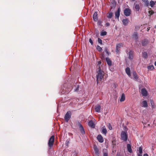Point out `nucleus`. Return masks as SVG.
<instances>
[{
    "instance_id": "obj_1",
    "label": "nucleus",
    "mask_w": 156,
    "mask_h": 156,
    "mask_svg": "<svg viewBox=\"0 0 156 156\" xmlns=\"http://www.w3.org/2000/svg\"><path fill=\"white\" fill-rule=\"evenodd\" d=\"M98 69L97 71L98 75L97 76V81L98 83V81H101L104 76V73L103 71H101L100 66H98Z\"/></svg>"
},
{
    "instance_id": "obj_2",
    "label": "nucleus",
    "mask_w": 156,
    "mask_h": 156,
    "mask_svg": "<svg viewBox=\"0 0 156 156\" xmlns=\"http://www.w3.org/2000/svg\"><path fill=\"white\" fill-rule=\"evenodd\" d=\"M55 137L54 136H52L49 139L48 143L49 148L50 149L53 146L54 141Z\"/></svg>"
},
{
    "instance_id": "obj_3",
    "label": "nucleus",
    "mask_w": 156,
    "mask_h": 156,
    "mask_svg": "<svg viewBox=\"0 0 156 156\" xmlns=\"http://www.w3.org/2000/svg\"><path fill=\"white\" fill-rule=\"evenodd\" d=\"M127 135L126 133L124 131H122L121 133V138L122 140L124 141H126L127 139Z\"/></svg>"
},
{
    "instance_id": "obj_4",
    "label": "nucleus",
    "mask_w": 156,
    "mask_h": 156,
    "mask_svg": "<svg viewBox=\"0 0 156 156\" xmlns=\"http://www.w3.org/2000/svg\"><path fill=\"white\" fill-rule=\"evenodd\" d=\"M71 115V112H67L65 116V120L68 122V120L70 119Z\"/></svg>"
},
{
    "instance_id": "obj_5",
    "label": "nucleus",
    "mask_w": 156,
    "mask_h": 156,
    "mask_svg": "<svg viewBox=\"0 0 156 156\" xmlns=\"http://www.w3.org/2000/svg\"><path fill=\"white\" fill-rule=\"evenodd\" d=\"M124 13L125 16H129L131 14V10L127 8L124 10Z\"/></svg>"
},
{
    "instance_id": "obj_6",
    "label": "nucleus",
    "mask_w": 156,
    "mask_h": 156,
    "mask_svg": "<svg viewBox=\"0 0 156 156\" xmlns=\"http://www.w3.org/2000/svg\"><path fill=\"white\" fill-rule=\"evenodd\" d=\"M94 108L96 112H100L101 106L100 105H98L95 106Z\"/></svg>"
},
{
    "instance_id": "obj_7",
    "label": "nucleus",
    "mask_w": 156,
    "mask_h": 156,
    "mask_svg": "<svg viewBox=\"0 0 156 156\" xmlns=\"http://www.w3.org/2000/svg\"><path fill=\"white\" fill-rule=\"evenodd\" d=\"M141 93L143 96H146L147 95V91L145 88H143L141 89Z\"/></svg>"
},
{
    "instance_id": "obj_8",
    "label": "nucleus",
    "mask_w": 156,
    "mask_h": 156,
    "mask_svg": "<svg viewBox=\"0 0 156 156\" xmlns=\"http://www.w3.org/2000/svg\"><path fill=\"white\" fill-rule=\"evenodd\" d=\"M122 46L123 44L122 43L119 44L117 45L116 51V52L118 53L119 52V51L120 50V48L122 47Z\"/></svg>"
},
{
    "instance_id": "obj_9",
    "label": "nucleus",
    "mask_w": 156,
    "mask_h": 156,
    "mask_svg": "<svg viewBox=\"0 0 156 156\" xmlns=\"http://www.w3.org/2000/svg\"><path fill=\"white\" fill-rule=\"evenodd\" d=\"M79 126L80 128V130L81 133L83 134H84L85 133V131L82 126L81 124H80L79 125Z\"/></svg>"
},
{
    "instance_id": "obj_10",
    "label": "nucleus",
    "mask_w": 156,
    "mask_h": 156,
    "mask_svg": "<svg viewBox=\"0 0 156 156\" xmlns=\"http://www.w3.org/2000/svg\"><path fill=\"white\" fill-rule=\"evenodd\" d=\"M93 18L94 20L95 21H97L98 19V13L97 12H95L93 16Z\"/></svg>"
},
{
    "instance_id": "obj_11",
    "label": "nucleus",
    "mask_w": 156,
    "mask_h": 156,
    "mask_svg": "<svg viewBox=\"0 0 156 156\" xmlns=\"http://www.w3.org/2000/svg\"><path fill=\"white\" fill-rule=\"evenodd\" d=\"M141 105L142 107H144V108H146L147 107L148 105L147 104V102L146 101H144L142 102Z\"/></svg>"
},
{
    "instance_id": "obj_12",
    "label": "nucleus",
    "mask_w": 156,
    "mask_h": 156,
    "mask_svg": "<svg viewBox=\"0 0 156 156\" xmlns=\"http://www.w3.org/2000/svg\"><path fill=\"white\" fill-rule=\"evenodd\" d=\"M97 139L100 142L102 143L103 141V137L101 135H98L97 137Z\"/></svg>"
},
{
    "instance_id": "obj_13",
    "label": "nucleus",
    "mask_w": 156,
    "mask_h": 156,
    "mask_svg": "<svg viewBox=\"0 0 156 156\" xmlns=\"http://www.w3.org/2000/svg\"><path fill=\"white\" fill-rule=\"evenodd\" d=\"M148 43V41L146 39L143 40L142 41L141 43L143 46H145L147 45Z\"/></svg>"
},
{
    "instance_id": "obj_14",
    "label": "nucleus",
    "mask_w": 156,
    "mask_h": 156,
    "mask_svg": "<svg viewBox=\"0 0 156 156\" xmlns=\"http://www.w3.org/2000/svg\"><path fill=\"white\" fill-rule=\"evenodd\" d=\"M120 11V8H119L118 9V10L115 12V17H117L118 18L119 16Z\"/></svg>"
},
{
    "instance_id": "obj_15",
    "label": "nucleus",
    "mask_w": 156,
    "mask_h": 156,
    "mask_svg": "<svg viewBox=\"0 0 156 156\" xmlns=\"http://www.w3.org/2000/svg\"><path fill=\"white\" fill-rule=\"evenodd\" d=\"M126 74L130 77L131 76L130 69L129 67H127L126 69Z\"/></svg>"
},
{
    "instance_id": "obj_16",
    "label": "nucleus",
    "mask_w": 156,
    "mask_h": 156,
    "mask_svg": "<svg viewBox=\"0 0 156 156\" xmlns=\"http://www.w3.org/2000/svg\"><path fill=\"white\" fill-rule=\"evenodd\" d=\"M88 125L91 127L94 128L95 127V124L91 120L90 121L88 122Z\"/></svg>"
},
{
    "instance_id": "obj_17",
    "label": "nucleus",
    "mask_w": 156,
    "mask_h": 156,
    "mask_svg": "<svg viewBox=\"0 0 156 156\" xmlns=\"http://www.w3.org/2000/svg\"><path fill=\"white\" fill-rule=\"evenodd\" d=\"M133 52L132 51H130L129 53V58L130 59H132L133 58Z\"/></svg>"
},
{
    "instance_id": "obj_18",
    "label": "nucleus",
    "mask_w": 156,
    "mask_h": 156,
    "mask_svg": "<svg viewBox=\"0 0 156 156\" xmlns=\"http://www.w3.org/2000/svg\"><path fill=\"white\" fill-rule=\"evenodd\" d=\"M122 22L124 25L126 26L128 24L129 21L127 19H125L122 20Z\"/></svg>"
},
{
    "instance_id": "obj_19",
    "label": "nucleus",
    "mask_w": 156,
    "mask_h": 156,
    "mask_svg": "<svg viewBox=\"0 0 156 156\" xmlns=\"http://www.w3.org/2000/svg\"><path fill=\"white\" fill-rule=\"evenodd\" d=\"M127 147L128 151L130 153H131L132 152V150L131 149V146L129 144H127Z\"/></svg>"
},
{
    "instance_id": "obj_20",
    "label": "nucleus",
    "mask_w": 156,
    "mask_h": 156,
    "mask_svg": "<svg viewBox=\"0 0 156 156\" xmlns=\"http://www.w3.org/2000/svg\"><path fill=\"white\" fill-rule=\"evenodd\" d=\"M134 5L135 6V8L136 11H139L140 9V6L139 5L136 4H134Z\"/></svg>"
},
{
    "instance_id": "obj_21",
    "label": "nucleus",
    "mask_w": 156,
    "mask_h": 156,
    "mask_svg": "<svg viewBox=\"0 0 156 156\" xmlns=\"http://www.w3.org/2000/svg\"><path fill=\"white\" fill-rule=\"evenodd\" d=\"M156 3V2L151 1L150 2V5L151 7H153L155 4Z\"/></svg>"
},
{
    "instance_id": "obj_22",
    "label": "nucleus",
    "mask_w": 156,
    "mask_h": 156,
    "mask_svg": "<svg viewBox=\"0 0 156 156\" xmlns=\"http://www.w3.org/2000/svg\"><path fill=\"white\" fill-rule=\"evenodd\" d=\"M133 38L135 40H137L138 38L137 34L136 33H134L132 35Z\"/></svg>"
},
{
    "instance_id": "obj_23",
    "label": "nucleus",
    "mask_w": 156,
    "mask_h": 156,
    "mask_svg": "<svg viewBox=\"0 0 156 156\" xmlns=\"http://www.w3.org/2000/svg\"><path fill=\"white\" fill-rule=\"evenodd\" d=\"M125 99V95L124 94H122L121 95V98L120 99V101L121 102L124 101Z\"/></svg>"
},
{
    "instance_id": "obj_24",
    "label": "nucleus",
    "mask_w": 156,
    "mask_h": 156,
    "mask_svg": "<svg viewBox=\"0 0 156 156\" xmlns=\"http://www.w3.org/2000/svg\"><path fill=\"white\" fill-rule=\"evenodd\" d=\"M106 60L107 64L109 66H110L112 64V62L111 60L108 58H106Z\"/></svg>"
},
{
    "instance_id": "obj_25",
    "label": "nucleus",
    "mask_w": 156,
    "mask_h": 156,
    "mask_svg": "<svg viewBox=\"0 0 156 156\" xmlns=\"http://www.w3.org/2000/svg\"><path fill=\"white\" fill-rule=\"evenodd\" d=\"M94 150L95 151V154L96 155H98L99 154V151L98 149L97 148L96 146H95L94 147Z\"/></svg>"
},
{
    "instance_id": "obj_26",
    "label": "nucleus",
    "mask_w": 156,
    "mask_h": 156,
    "mask_svg": "<svg viewBox=\"0 0 156 156\" xmlns=\"http://www.w3.org/2000/svg\"><path fill=\"white\" fill-rule=\"evenodd\" d=\"M102 132L103 133L105 134H106V133H107V130L105 126H103L102 127Z\"/></svg>"
},
{
    "instance_id": "obj_27",
    "label": "nucleus",
    "mask_w": 156,
    "mask_h": 156,
    "mask_svg": "<svg viewBox=\"0 0 156 156\" xmlns=\"http://www.w3.org/2000/svg\"><path fill=\"white\" fill-rule=\"evenodd\" d=\"M148 69L151 70H153L154 69V66L153 65H150L148 66Z\"/></svg>"
},
{
    "instance_id": "obj_28",
    "label": "nucleus",
    "mask_w": 156,
    "mask_h": 156,
    "mask_svg": "<svg viewBox=\"0 0 156 156\" xmlns=\"http://www.w3.org/2000/svg\"><path fill=\"white\" fill-rule=\"evenodd\" d=\"M142 55L143 57L145 58H146L147 57V55L146 52H144L142 53Z\"/></svg>"
},
{
    "instance_id": "obj_29",
    "label": "nucleus",
    "mask_w": 156,
    "mask_h": 156,
    "mask_svg": "<svg viewBox=\"0 0 156 156\" xmlns=\"http://www.w3.org/2000/svg\"><path fill=\"white\" fill-rule=\"evenodd\" d=\"M133 75L134 78L135 79H137L138 78V77L137 76L136 74V73L135 72H133Z\"/></svg>"
},
{
    "instance_id": "obj_30",
    "label": "nucleus",
    "mask_w": 156,
    "mask_h": 156,
    "mask_svg": "<svg viewBox=\"0 0 156 156\" xmlns=\"http://www.w3.org/2000/svg\"><path fill=\"white\" fill-rule=\"evenodd\" d=\"M97 49L99 51H102V48L99 45H97L96 47Z\"/></svg>"
},
{
    "instance_id": "obj_31",
    "label": "nucleus",
    "mask_w": 156,
    "mask_h": 156,
    "mask_svg": "<svg viewBox=\"0 0 156 156\" xmlns=\"http://www.w3.org/2000/svg\"><path fill=\"white\" fill-rule=\"evenodd\" d=\"M112 12L109 13L107 16V17L109 18H111L112 16Z\"/></svg>"
},
{
    "instance_id": "obj_32",
    "label": "nucleus",
    "mask_w": 156,
    "mask_h": 156,
    "mask_svg": "<svg viewBox=\"0 0 156 156\" xmlns=\"http://www.w3.org/2000/svg\"><path fill=\"white\" fill-rule=\"evenodd\" d=\"M107 34V32L106 31H102L101 32V36H103L104 35H106Z\"/></svg>"
},
{
    "instance_id": "obj_33",
    "label": "nucleus",
    "mask_w": 156,
    "mask_h": 156,
    "mask_svg": "<svg viewBox=\"0 0 156 156\" xmlns=\"http://www.w3.org/2000/svg\"><path fill=\"white\" fill-rule=\"evenodd\" d=\"M149 14L150 15H152L154 13V12L151 10H150L149 12Z\"/></svg>"
},
{
    "instance_id": "obj_34",
    "label": "nucleus",
    "mask_w": 156,
    "mask_h": 156,
    "mask_svg": "<svg viewBox=\"0 0 156 156\" xmlns=\"http://www.w3.org/2000/svg\"><path fill=\"white\" fill-rule=\"evenodd\" d=\"M139 151L140 154H141L142 152V149L140 147H139Z\"/></svg>"
},
{
    "instance_id": "obj_35",
    "label": "nucleus",
    "mask_w": 156,
    "mask_h": 156,
    "mask_svg": "<svg viewBox=\"0 0 156 156\" xmlns=\"http://www.w3.org/2000/svg\"><path fill=\"white\" fill-rule=\"evenodd\" d=\"M98 42L100 43V44H102V40L101 39H100V38H98Z\"/></svg>"
},
{
    "instance_id": "obj_36",
    "label": "nucleus",
    "mask_w": 156,
    "mask_h": 156,
    "mask_svg": "<svg viewBox=\"0 0 156 156\" xmlns=\"http://www.w3.org/2000/svg\"><path fill=\"white\" fill-rule=\"evenodd\" d=\"M108 128L109 129L111 130L112 129V126L110 124H108Z\"/></svg>"
},
{
    "instance_id": "obj_37",
    "label": "nucleus",
    "mask_w": 156,
    "mask_h": 156,
    "mask_svg": "<svg viewBox=\"0 0 156 156\" xmlns=\"http://www.w3.org/2000/svg\"><path fill=\"white\" fill-rule=\"evenodd\" d=\"M69 144V141L68 140H67L66 141V145L67 146V147L68 146V145Z\"/></svg>"
},
{
    "instance_id": "obj_38",
    "label": "nucleus",
    "mask_w": 156,
    "mask_h": 156,
    "mask_svg": "<svg viewBox=\"0 0 156 156\" xmlns=\"http://www.w3.org/2000/svg\"><path fill=\"white\" fill-rule=\"evenodd\" d=\"M142 0L144 2H147L148 0ZM146 4L147 6H148V5H149V3L148 2L146 3Z\"/></svg>"
},
{
    "instance_id": "obj_39",
    "label": "nucleus",
    "mask_w": 156,
    "mask_h": 156,
    "mask_svg": "<svg viewBox=\"0 0 156 156\" xmlns=\"http://www.w3.org/2000/svg\"><path fill=\"white\" fill-rule=\"evenodd\" d=\"M89 42L91 43V44L92 45L93 44V42L92 41V40L90 38L89 39Z\"/></svg>"
},
{
    "instance_id": "obj_40",
    "label": "nucleus",
    "mask_w": 156,
    "mask_h": 156,
    "mask_svg": "<svg viewBox=\"0 0 156 156\" xmlns=\"http://www.w3.org/2000/svg\"><path fill=\"white\" fill-rule=\"evenodd\" d=\"M151 104L152 105V107L153 108H154V105L153 102H152V101H151Z\"/></svg>"
},
{
    "instance_id": "obj_41",
    "label": "nucleus",
    "mask_w": 156,
    "mask_h": 156,
    "mask_svg": "<svg viewBox=\"0 0 156 156\" xmlns=\"http://www.w3.org/2000/svg\"><path fill=\"white\" fill-rule=\"evenodd\" d=\"M105 25L107 27H108L110 26V23H107L105 24Z\"/></svg>"
},
{
    "instance_id": "obj_42",
    "label": "nucleus",
    "mask_w": 156,
    "mask_h": 156,
    "mask_svg": "<svg viewBox=\"0 0 156 156\" xmlns=\"http://www.w3.org/2000/svg\"><path fill=\"white\" fill-rule=\"evenodd\" d=\"M115 140H113L112 141V144L113 145L115 144Z\"/></svg>"
},
{
    "instance_id": "obj_43",
    "label": "nucleus",
    "mask_w": 156,
    "mask_h": 156,
    "mask_svg": "<svg viewBox=\"0 0 156 156\" xmlns=\"http://www.w3.org/2000/svg\"><path fill=\"white\" fill-rule=\"evenodd\" d=\"M104 156H108V154L106 153H104Z\"/></svg>"
},
{
    "instance_id": "obj_44",
    "label": "nucleus",
    "mask_w": 156,
    "mask_h": 156,
    "mask_svg": "<svg viewBox=\"0 0 156 156\" xmlns=\"http://www.w3.org/2000/svg\"><path fill=\"white\" fill-rule=\"evenodd\" d=\"M144 156H148V155L147 154H144Z\"/></svg>"
},
{
    "instance_id": "obj_45",
    "label": "nucleus",
    "mask_w": 156,
    "mask_h": 156,
    "mask_svg": "<svg viewBox=\"0 0 156 156\" xmlns=\"http://www.w3.org/2000/svg\"><path fill=\"white\" fill-rule=\"evenodd\" d=\"M105 51L106 52V53L108 54V51L107 50V49H106L105 50Z\"/></svg>"
},
{
    "instance_id": "obj_46",
    "label": "nucleus",
    "mask_w": 156,
    "mask_h": 156,
    "mask_svg": "<svg viewBox=\"0 0 156 156\" xmlns=\"http://www.w3.org/2000/svg\"><path fill=\"white\" fill-rule=\"evenodd\" d=\"M138 156H142V155L141 154H138Z\"/></svg>"
},
{
    "instance_id": "obj_47",
    "label": "nucleus",
    "mask_w": 156,
    "mask_h": 156,
    "mask_svg": "<svg viewBox=\"0 0 156 156\" xmlns=\"http://www.w3.org/2000/svg\"><path fill=\"white\" fill-rule=\"evenodd\" d=\"M101 61H99L98 62V64H100L101 63Z\"/></svg>"
},
{
    "instance_id": "obj_48",
    "label": "nucleus",
    "mask_w": 156,
    "mask_h": 156,
    "mask_svg": "<svg viewBox=\"0 0 156 156\" xmlns=\"http://www.w3.org/2000/svg\"><path fill=\"white\" fill-rule=\"evenodd\" d=\"M150 28H147V31H149V30H150Z\"/></svg>"
},
{
    "instance_id": "obj_49",
    "label": "nucleus",
    "mask_w": 156,
    "mask_h": 156,
    "mask_svg": "<svg viewBox=\"0 0 156 156\" xmlns=\"http://www.w3.org/2000/svg\"><path fill=\"white\" fill-rule=\"evenodd\" d=\"M154 65L156 66V61L154 63Z\"/></svg>"
},
{
    "instance_id": "obj_50",
    "label": "nucleus",
    "mask_w": 156,
    "mask_h": 156,
    "mask_svg": "<svg viewBox=\"0 0 156 156\" xmlns=\"http://www.w3.org/2000/svg\"><path fill=\"white\" fill-rule=\"evenodd\" d=\"M132 0L133 1H135V0Z\"/></svg>"
}]
</instances>
